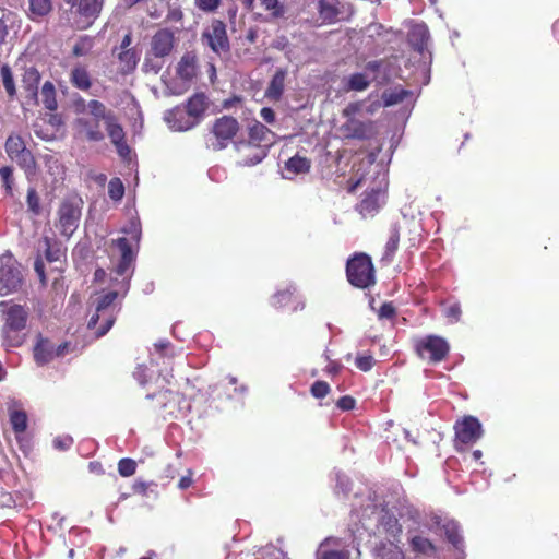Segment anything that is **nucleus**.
I'll use <instances>...</instances> for the list:
<instances>
[{
	"instance_id": "nucleus-1",
	"label": "nucleus",
	"mask_w": 559,
	"mask_h": 559,
	"mask_svg": "<svg viewBox=\"0 0 559 559\" xmlns=\"http://www.w3.org/2000/svg\"><path fill=\"white\" fill-rule=\"evenodd\" d=\"M147 399L151 400L150 408L163 416L177 418L191 408L190 401L187 400L185 394L171 386L148 394Z\"/></svg>"
},
{
	"instance_id": "nucleus-2",
	"label": "nucleus",
	"mask_w": 559,
	"mask_h": 559,
	"mask_svg": "<svg viewBox=\"0 0 559 559\" xmlns=\"http://www.w3.org/2000/svg\"><path fill=\"white\" fill-rule=\"evenodd\" d=\"M348 283L359 289H366L376 284V269L371 258L364 252L354 253L346 263Z\"/></svg>"
},
{
	"instance_id": "nucleus-3",
	"label": "nucleus",
	"mask_w": 559,
	"mask_h": 559,
	"mask_svg": "<svg viewBox=\"0 0 559 559\" xmlns=\"http://www.w3.org/2000/svg\"><path fill=\"white\" fill-rule=\"evenodd\" d=\"M83 200L72 195L64 198L57 211L55 227L60 235L69 239L79 227L82 215Z\"/></svg>"
},
{
	"instance_id": "nucleus-4",
	"label": "nucleus",
	"mask_w": 559,
	"mask_h": 559,
	"mask_svg": "<svg viewBox=\"0 0 559 559\" xmlns=\"http://www.w3.org/2000/svg\"><path fill=\"white\" fill-rule=\"evenodd\" d=\"M27 319L28 313L24 307L13 305L8 308L2 328L3 344L7 347H19L23 344L21 332L26 328Z\"/></svg>"
},
{
	"instance_id": "nucleus-5",
	"label": "nucleus",
	"mask_w": 559,
	"mask_h": 559,
	"mask_svg": "<svg viewBox=\"0 0 559 559\" xmlns=\"http://www.w3.org/2000/svg\"><path fill=\"white\" fill-rule=\"evenodd\" d=\"M417 356L428 364L436 365L445 360L450 353V344L439 335H426L417 338L414 344Z\"/></svg>"
},
{
	"instance_id": "nucleus-6",
	"label": "nucleus",
	"mask_w": 559,
	"mask_h": 559,
	"mask_svg": "<svg viewBox=\"0 0 559 559\" xmlns=\"http://www.w3.org/2000/svg\"><path fill=\"white\" fill-rule=\"evenodd\" d=\"M5 152L12 162H15L24 170L26 176L36 174L37 164L31 150L26 147L25 141L17 133L8 136L4 144Z\"/></svg>"
},
{
	"instance_id": "nucleus-7",
	"label": "nucleus",
	"mask_w": 559,
	"mask_h": 559,
	"mask_svg": "<svg viewBox=\"0 0 559 559\" xmlns=\"http://www.w3.org/2000/svg\"><path fill=\"white\" fill-rule=\"evenodd\" d=\"M71 5L73 23L79 29H86L98 17L104 0H64Z\"/></svg>"
},
{
	"instance_id": "nucleus-8",
	"label": "nucleus",
	"mask_w": 559,
	"mask_h": 559,
	"mask_svg": "<svg viewBox=\"0 0 559 559\" xmlns=\"http://www.w3.org/2000/svg\"><path fill=\"white\" fill-rule=\"evenodd\" d=\"M240 124L233 116L224 115L214 120L211 127V134L214 141L211 146L214 151H222L231 143L239 132Z\"/></svg>"
},
{
	"instance_id": "nucleus-9",
	"label": "nucleus",
	"mask_w": 559,
	"mask_h": 559,
	"mask_svg": "<svg viewBox=\"0 0 559 559\" xmlns=\"http://www.w3.org/2000/svg\"><path fill=\"white\" fill-rule=\"evenodd\" d=\"M22 284L19 263L10 253L0 257V295L7 296L16 292Z\"/></svg>"
},
{
	"instance_id": "nucleus-10",
	"label": "nucleus",
	"mask_w": 559,
	"mask_h": 559,
	"mask_svg": "<svg viewBox=\"0 0 559 559\" xmlns=\"http://www.w3.org/2000/svg\"><path fill=\"white\" fill-rule=\"evenodd\" d=\"M112 247L117 248L119 251V259L117 264L115 265L112 272L115 274V281H118L119 277H122V287L128 289L130 277L129 271L131 270L133 262L135 260V254L132 250L131 243L128 238L120 237L116 240H112Z\"/></svg>"
},
{
	"instance_id": "nucleus-11",
	"label": "nucleus",
	"mask_w": 559,
	"mask_h": 559,
	"mask_svg": "<svg viewBox=\"0 0 559 559\" xmlns=\"http://www.w3.org/2000/svg\"><path fill=\"white\" fill-rule=\"evenodd\" d=\"M248 136L258 143L255 155H252L249 162L261 163L274 144L275 134L266 126L255 120L248 127Z\"/></svg>"
},
{
	"instance_id": "nucleus-12",
	"label": "nucleus",
	"mask_w": 559,
	"mask_h": 559,
	"mask_svg": "<svg viewBox=\"0 0 559 559\" xmlns=\"http://www.w3.org/2000/svg\"><path fill=\"white\" fill-rule=\"evenodd\" d=\"M202 39L216 55L227 53L230 50L226 24L222 20L214 19L203 32Z\"/></svg>"
},
{
	"instance_id": "nucleus-13",
	"label": "nucleus",
	"mask_w": 559,
	"mask_h": 559,
	"mask_svg": "<svg viewBox=\"0 0 559 559\" xmlns=\"http://www.w3.org/2000/svg\"><path fill=\"white\" fill-rule=\"evenodd\" d=\"M455 442L461 444H474L484 433L480 421L472 415H466L454 424Z\"/></svg>"
},
{
	"instance_id": "nucleus-14",
	"label": "nucleus",
	"mask_w": 559,
	"mask_h": 559,
	"mask_svg": "<svg viewBox=\"0 0 559 559\" xmlns=\"http://www.w3.org/2000/svg\"><path fill=\"white\" fill-rule=\"evenodd\" d=\"M340 131L346 140L368 141L378 133L376 122L372 120L346 119Z\"/></svg>"
},
{
	"instance_id": "nucleus-15",
	"label": "nucleus",
	"mask_w": 559,
	"mask_h": 559,
	"mask_svg": "<svg viewBox=\"0 0 559 559\" xmlns=\"http://www.w3.org/2000/svg\"><path fill=\"white\" fill-rule=\"evenodd\" d=\"M385 190L381 188H372L367 190L360 200V202L356 205V211L362 217H373L380 210L381 205L384 203Z\"/></svg>"
},
{
	"instance_id": "nucleus-16",
	"label": "nucleus",
	"mask_w": 559,
	"mask_h": 559,
	"mask_svg": "<svg viewBox=\"0 0 559 559\" xmlns=\"http://www.w3.org/2000/svg\"><path fill=\"white\" fill-rule=\"evenodd\" d=\"M175 33L169 28H159L151 38L150 50L156 57H168L175 48Z\"/></svg>"
},
{
	"instance_id": "nucleus-17",
	"label": "nucleus",
	"mask_w": 559,
	"mask_h": 559,
	"mask_svg": "<svg viewBox=\"0 0 559 559\" xmlns=\"http://www.w3.org/2000/svg\"><path fill=\"white\" fill-rule=\"evenodd\" d=\"M199 71L198 56L194 51H186L176 67V74L182 81L190 82Z\"/></svg>"
},
{
	"instance_id": "nucleus-18",
	"label": "nucleus",
	"mask_w": 559,
	"mask_h": 559,
	"mask_svg": "<svg viewBox=\"0 0 559 559\" xmlns=\"http://www.w3.org/2000/svg\"><path fill=\"white\" fill-rule=\"evenodd\" d=\"M272 305L278 309L288 308L292 311H297L298 309H304L305 307V302L296 294V289L293 287L278 290L272 297Z\"/></svg>"
},
{
	"instance_id": "nucleus-19",
	"label": "nucleus",
	"mask_w": 559,
	"mask_h": 559,
	"mask_svg": "<svg viewBox=\"0 0 559 559\" xmlns=\"http://www.w3.org/2000/svg\"><path fill=\"white\" fill-rule=\"evenodd\" d=\"M106 130L111 143L116 146L119 155L127 156L130 153V148L126 142V133L122 126L118 122L116 115L108 120L106 123Z\"/></svg>"
},
{
	"instance_id": "nucleus-20",
	"label": "nucleus",
	"mask_w": 559,
	"mask_h": 559,
	"mask_svg": "<svg viewBox=\"0 0 559 559\" xmlns=\"http://www.w3.org/2000/svg\"><path fill=\"white\" fill-rule=\"evenodd\" d=\"M165 120L176 131H187L197 124L188 115L185 107L177 106L166 112Z\"/></svg>"
},
{
	"instance_id": "nucleus-21",
	"label": "nucleus",
	"mask_w": 559,
	"mask_h": 559,
	"mask_svg": "<svg viewBox=\"0 0 559 559\" xmlns=\"http://www.w3.org/2000/svg\"><path fill=\"white\" fill-rule=\"evenodd\" d=\"M78 133L83 135L90 142H100L105 139L100 130V123L87 118H78L74 121Z\"/></svg>"
},
{
	"instance_id": "nucleus-22",
	"label": "nucleus",
	"mask_w": 559,
	"mask_h": 559,
	"mask_svg": "<svg viewBox=\"0 0 559 559\" xmlns=\"http://www.w3.org/2000/svg\"><path fill=\"white\" fill-rule=\"evenodd\" d=\"M69 80L73 87L83 92H87L93 86V79L87 66L80 62L72 67Z\"/></svg>"
},
{
	"instance_id": "nucleus-23",
	"label": "nucleus",
	"mask_w": 559,
	"mask_h": 559,
	"mask_svg": "<svg viewBox=\"0 0 559 559\" xmlns=\"http://www.w3.org/2000/svg\"><path fill=\"white\" fill-rule=\"evenodd\" d=\"M429 38V29L425 24L414 25L408 33L409 45L419 53H424L427 50Z\"/></svg>"
},
{
	"instance_id": "nucleus-24",
	"label": "nucleus",
	"mask_w": 559,
	"mask_h": 559,
	"mask_svg": "<svg viewBox=\"0 0 559 559\" xmlns=\"http://www.w3.org/2000/svg\"><path fill=\"white\" fill-rule=\"evenodd\" d=\"M56 358L55 345L48 340L38 336L37 343L34 346V359L37 365L44 366Z\"/></svg>"
},
{
	"instance_id": "nucleus-25",
	"label": "nucleus",
	"mask_w": 559,
	"mask_h": 559,
	"mask_svg": "<svg viewBox=\"0 0 559 559\" xmlns=\"http://www.w3.org/2000/svg\"><path fill=\"white\" fill-rule=\"evenodd\" d=\"M287 76V70L286 69H277L272 76L269 86L265 91V97L278 102L284 93L285 88V80Z\"/></svg>"
},
{
	"instance_id": "nucleus-26",
	"label": "nucleus",
	"mask_w": 559,
	"mask_h": 559,
	"mask_svg": "<svg viewBox=\"0 0 559 559\" xmlns=\"http://www.w3.org/2000/svg\"><path fill=\"white\" fill-rule=\"evenodd\" d=\"M320 19L323 23H335L341 13L338 0H318L317 7Z\"/></svg>"
},
{
	"instance_id": "nucleus-27",
	"label": "nucleus",
	"mask_w": 559,
	"mask_h": 559,
	"mask_svg": "<svg viewBox=\"0 0 559 559\" xmlns=\"http://www.w3.org/2000/svg\"><path fill=\"white\" fill-rule=\"evenodd\" d=\"M40 79V73L35 67H29L24 70L22 87L32 99H37Z\"/></svg>"
},
{
	"instance_id": "nucleus-28",
	"label": "nucleus",
	"mask_w": 559,
	"mask_h": 559,
	"mask_svg": "<svg viewBox=\"0 0 559 559\" xmlns=\"http://www.w3.org/2000/svg\"><path fill=\"white\" fill-rule=\"evenodd\" d=\"M206 96L203 93H195L192 95L186 103L187 115L193 119V121L199 122V119L203 116L206 110Z\"/></svg>"
},
{
	"instance_id": "nucleus-29",
	"label": "nucleus",
	"mask_w": 559,
	"mask_h": 559,
	"mask_svg": "<svg viewBox=\"0 0 559 559\" xmlns=\"http://www.w3.org/2000/svg\"><path fill=\"white\" fill-rule=\"evenodd\" d=\"M311 159L296 154L285 162L284 168L287 173L297 176L308 174L311 169Z\"/></svg>"
},
{
	"instance_id": "nucleus-30",
	"label": "nucleus",
	"mask_w": 559,
	"mask_h": 559,
	"mask_svg": "<svg viewBox=\"0 0 559 559\" xmlns=\"http://www.w3.org/2000/svg\"><path fill=\"white\" fill-rule=\"evenodd\" d=\"M45 242V258L49 263H58L59 265L55 266V270L61 272L62 271V260L61 258L64 255L63 250L61 249V245L57 241L50 239L49 237L44 238Z\"/></svg>"
},
{
	"instance_id": "nucleus-31",
	"label": "nucleus",
	"mask_w": 559,
	"mask_h": 559,
	"mask_svg": "<svg viewBox=\"0 0 559 559\" xmlns=\"http://www.w3.org/2000/svg\"><path fill=\"white\" fill-rule=\"evenodd\" d=\"M234 147L238 154L241 156V164L243 166H254L258 163H251L249 159L252 155H255V148L258 147V143L253 142L252 139L248 136L246 140H239L234 143Z\"/></svg>"
},
{
	"instance_id": "nucleus-32",
	"label": "nucleus",
	"mask_w": 559,
	"mask_h": 559,
	"mask_svg": "<svg viewBox=\"0 0 559 559\" xmlns=\"http://www.w3.org/2000/svg\"><path fill=\"white\" fill-rule=\"evenodd\" d=\"M374 559H405L402 549L393 543H380L374 548Z\"/></svg>"
},
{
	"instance_id": "nucleus-33",
	"label": "nucleus",
	"mask_w": 559,
	"mask_h": 559,
	"mask_svg": "<svg viewBox=\"0 0 559 559\" xmlns=\"http://www.w3.org/2000/svg\"><path fill=\"white\" fill-rule=\"evenodd\" d=\"M409 545L414 552L424 556H433L437 552V547L435 544L430 539L420 535L412 537Z\"/></svg>"
},
{
	"instance_id": "nucleus-34",
	"label": "nucleus",
	"mask_w": 559,
	"mask_h": 559,
	"mask_svg": "<svg viewBox=\"0 0 559 559\" xmlns=\"http://www.w3.org/2000/svg\"><path fill=\"white\" fill-rule=\"evenodd\" d=\"M100 318L104 319V323L97 330L98 336L105 335L111 329V326L114 325V322L116 320L114 313L110 312V313L106 314L104 312H98L96 310V312L88 320V323H87L88 329H95L97 325V322L99 321Z\"/></svg>"
},
{
	"instance_id": "nucleus-35",
	"label": "nucleus",
	"mask_w": 559,
	"mask_h": 559,
	"mask_svg": "<svg viewBox=\"0 0 559 559\" xmlns=\"http://www.w3.org/2000/svg\"><path fill=\"white\" fill-rule=\"evenodd\" d=\"M117 57L120 63V72L122 74H129L135 70L139 62L136 50L120 51Z\"/></svg>"
},
{
	"instance_id": "nucleus-36",
	"label": "nucleus",
	"mask_w": 559,
	"mask_h": 559,
	"mask_svg": "<svg viewBox=\"0 0 559 559\" xmlns=\"http://www.w3.org/2000/svg\"><path fill=\"white\" fill-rule=\"evenodd\" d=\"M370 85V81L367 75L360 72L350 74L344 82L343 90L346 92L355 91L362 92Z\"/></svg>"
},
{
	"instance_id": "nucleus-37",
	"label": "nucleus",
	"mask_w": 559,
	"mask_h": 559,
	"mask_svg": "<svg viewBox=\"0 0 559 559\" xmlns=\"http://www.w3.org/2000/svg\"><path fill=\"white\" fill-rule=\"evenodd\" d=\"M87 109L90 114L93 116L94 121H98L99 123L100 120H103L104 123H106L115 116V114L111 110H108L106 106L97 99H91L87 103Z\"/></svg>"
},
{
	"instance_id": "nucleus-38",
	"label": "nucleus",
	"mask_w": 559,
	"mask_h": 559,
	"mask_svg": "<svg viewBox=\"0 0 559 559\" xmlns=\"http://www.w3.org/2000/svg\"><path fill=\"white\" fill-rule=\"evenodd\" d=\"M409 92L403 87H394L390 90H385L382 93V102L384 107H390L396 104L402 103L407 96Z\"/></svg>"
},
{
	"instance_id": "nucleus-39",
	"label": "nucleus",
	"mask_w": 559,
	"mask_h": 559,
	"mask_svg": "<svg viewBox=\"0 0 559 559\" xmlns=\"http://www.w3.org/2000/svg\"><path fill=\"white\" fill-rule=\"evenodd\" d=\"M41 102L46 109L55 111L58 108L56 88L52 82L46 81L41 86Z\"/></svg>"
},
{
	"instance_id": "nucleus-40",
	"label": "nucleus",
	"mask_w": 559,
	"mask_h": 559,
	"mask_svg": "<svg viewBox=\"0 0 559 559\" xmlns=\"http://www.w3.org/2000/svg\"><path fill=\"white\" fill-rule=\"evenodd\" d=\"M399 243H400V231L396 227H393L390 230V236L385 243L384 252L381 258V261H384L386 263L392 262L394 254L399 248Z\"/></svg>"
},
{
	"instance_id": "nucleus-41",
	"label": "nucleus",
	"mask_w": 559,
	"mask_h": 559,
	"mask_svg": "<svg viewBox=\"0 0 559 559\" xmlns=\"http://www.w3.org/2000/svg\"><path fill=\"white\" fill-rule=\"evenodd\" d=\"M332 540V538H326L324 542L321 543L317 551L318 559H349V552L347 550L326 549L328 545Z\"/></svg>"
},
{
	"instance_id": "nucleus-42",
	"label": "nucleus",
	"mask_w": 559,
	"mask_h": 559,
	"mask_svg": "<svg viewBox=\"0 0 559 559\" xmlns=\"http://www.w3.org/2000/svg\"><path fill=\"white\" fill-rule=\"evenodd\" d=\"M27 421V414L24 411L15 409L10 412V424L16 435L25 432Z\"/></svg>"
},
{
	"instance_id": "nucleus-43",
	"label": "nucleus",
	"mask_w": 559,
	"mask_h": 559,
	"mask_svg": "<svg viewBox=\"0 0 559 559\" xmlns=\"http://www.w3.org/2000/svg\"><path fill=\"white\" fill-rule=\"evenodd\" d=\"M164 57L152 55L151 50H148L142 66L143 72L157 74L164 67Z\"/></svg>"
},
{
	"instance_id": "nucleus-44",
	"label": "nucleus",
	"mask_w": 559,
	"mask_h": 559,
	"mask_svg": "<svg viewBox=\"0 0 559 559\" xmlns=\"http://www.w3.org/2000/svg\"><path fill=\"white\" fill-rule=\"evenodd\" d=\"M94 46V40L90 36H82L72 47V55L76 58L87 56Z\"/></svg>"
},
{
	"instance_id": "nucleus-45",
	"label": "nucleus",
	"mask_w": 559,
	"mask_h": 559,
	"mask_svg": "<svg viewBox=\"0 0 559 559\" xmlns=\"http://www.w3.org/2000/svg\"><path fill=\"white\" fill-rule=\"evenodd\" d=\"M118 297V292L116 290H110L106 294H104L103 296L99 297L98 301H97V305H96V310L98 312H104L106 314L108 313H114V308H111L114 301L117 299Z\"/></svg>"
},
{
	"instance_id": "nucleus-46",
	"label": "nucleus",
	"mask_w": 559,
	"mask_h": 559,
	"mask_svg": "<svg viewBox=\"0 0 559 559\" xmlns=\"http://www.w3.org/2000/svg\"><path fill=\"white\" fill-rule=\"evenodd\" d=\"M29 11L33 15L45 16L52 10L51 0H28Z\"/></svg>"
},
{
	"instance_id": "nucleus-47",
	"label": "nucleus",
	"mask_w": 559,
	"mask_h": 559,
	"mask_svg": "<svg viewBox=\"0 0 559 559\" xmlns=\"http://www.w3.org/2000/svg\"><path fill=\"white\" fill-rule=\"evenodd\" d=\"M0 73H1L3 86L5 88L7 94L9 95L10 98H14V96L16 95V88H15L14 78H13L10 67L4 64L1 68Z\"/></svg>"
},
{
	"instance_id": "nucleus-48",
	"label": "nucleus",
	"mask_w": 559,
	"mask_h": 559,
	"mask_svg": "<svg viewBox=\"0 0 559 559\" xmlns=\"http://www.w3.org/2000/svg\"><path fill=\"white\" fill-rule=\"evenodd\" d=\"M108 195L114 201H120L124 195V185L120 178L115 177L108 183Z\"/></svg>"
},
{
	"instance_id": "nucleus-49",
	"label": "nucleus",
	"mask_w": 559,
	"mask_h": 559,
	"mask_svg": "<svg viewBox=\"0 0 559 559\" xmlns=\"http://www.w3.org/2000/svg\"><path fill=\"white\" fill-rule=\"evenodd\" d=\"M26 203L28 211L34 215H39L41 212L40 198L35 188H28Z\"/></svg>"
},
{
	"instance_id": "nucleus-50",
	"label": "nucleus",
	"mask_w": 559,
	"mask_h": 559,
	"mask_svg": "<svg viewBox=\"0 0 559 559\" xmlns=\"http://www.w3.org/2000/svg\"><path fill=\"white\" fill-rule=\"evenodd\" d=\"M136 463L134 460L124 457L118 462V472L122 477H130L135 474Z\"/></svg>"
},
{
	"instance_id": "nucleus-51",
	"label": "nucleus",
	"mask_w": 559,
	"mask_h": 559,
	"mask_svg": "<svg viewBox=\"0 0 559 559\" xmlns=\"http://www.w3.org/2000/svg\"><path fill=\"white\" fill-rule=\"evenodd\" d=\"M260 2L266 11H271L273 17H282L284 15V7L280 3V0H260Z\"/></svg>"
},
{
	"instance_id": "nucleus-52",
	"label": "nucleus",
	"mask_w": 559,
	"mask_h": 559,
	"mask_svg": "<svg viewBox=\"0 0 559 559\" xmlns=\"http://www.w3.org/2000/svg\"><path fill=\"white\" fill-rule=\"evenodd\" d=\"M331 391V388L328 382L318 380L312 383L310 388V393L316 399L325 397Z\"/></svg>"
},
{
	"instance_id": "nucleus-53",
	"label": "nucleus",
	"mask_w": 559,
	"mask_h": 559,
	"mask_svg": "<svg viewBox=\"0 0 559 559\" xmlns=\"http://www.w3.org/2000/svg\"><path fill=\"white\" fill-rule=\"evenodd\" d=\"M374 362L376 360L372 355H358L355 360L356 367L364 372L370 371Z\"/></svg>"
},
{
	"instance_id": "nucleus-54",
	"label": "nucleus",
	"mask_w": 559,
	"mask_h": 559,
	"mask_svg": "<svg viewBox=\"0 0 559 559\" xmlns=\"http://www.w3.org/2000/svg\"><path fill=\"white\" fill-rule=\"evenodd\" d=\"M0 177L2 179L3 186L8 193L12 192L13 185V169L11 166H3L0 168Z\"/></svg>"
},
{
	"instance_id": "nucleus-55",
	"label": "nucleus",
	"mask_w": 559,
	"mask_h": 559,
	"mask_svg": "<svg viewBox=\"0 0 559 559\" xmlns=\"http://www.w3.org/2000/svg\"><path fill=\"white\" fill-rule=\"evenodd\" d=\"M445 536L448 542L451 543L455 548H459L463 543V538L455 526H447Z\"/></svg>"
},
{
	"instance_id": "nucleus-56",
	"label": "nucleus",
	"mask_w": 559,
	"mask_h": 559,
	"mask_svg": "<svg viewBox=\"0 0 559 559\" xmlns=\"http://www.w3.org/2000/svg\"><path fill=\"white\" fill-rule=\"evenodd\" d=\"M222 0H194L195 5L203 12H214L221 5Z\"/></svg>"
},
{
	"instance_id": "nucleus-57",
	"label": "nucleus",
	"mask_w": 559,
	"mask_h": 559,
	"mask_svg": "<svg viewBox=\"0 0 559 559\" xmlns=\"http://www.w3.org/2000/svg\"><path fill=\"white\" fill-rule=\"evenodd\" d=\"M164 0L152 1L146 7V12L152 19H159L163 15Z\"/></svg>"
},
{
	"instance_id": "nucleus-58",
	"label": "nucleus",
	"mask_w": 559,
	"mask_h": 559,
	"mask_svg": "<svg viewBox=\"0 0 559 559\" xmlns=\"http://www.w3.org/2000/svg\"><path fill=\"white\" fill-rule=\"evenodd\" d=\"M396 314V309L392 302H384L380 306L378 316L380 319H393Z\"/></svg>"
},
{
	"instance_id": "nucleus-59",
	"label": "nucleus",
	"mask_w": 559,
	"mask_h": 559,
	"mask_svg": "<svg viewBox=\"0 0 559 559\" xmlns=\"http://www.w3.org/2000/svg\"><path fill=\"white\" fill-rule=\"evenodd\" d=\"M361 102L349 103L342 111L343 117L346 119H356L354 116L361 110Z\"/></svg>"
},
{
	"instance_id": "nucleus-60",
	"label": "nucleus",
	"mask_w": 559,
	"mask_h": 559,
	"mask_svg": "<svg viewBox=\"0 0 559 559\" xmlns=\"http://www.w3.org/2000/svg\"><path fill=\"white\" fill-rule=\"evenodd\" d=\"M154 348L159 356H174V353L171 352L173 345L168 341H160L154 344Z\"/></svg>"
},
{
	"instance_id": "nucleus-61",
	"label": "nucleus",
	"mask_w": 559,
	"mask_h": 559,
	"mask_svg": "<svg viewBox=\"0 0 559 559\" xmlns=\"http://www.w3.org/2000/svg\"><path fill=\"white\" fill-rule=\"evenodd\" d=\"M336 406L342 411H352L356 406V400L350 395H344L337 400Z\"/></svg>"
},
{
	"instance_id": "nucleus-62",
	"label": "nucleus",
	"mask_w": 559,
	"mask_h": 559,
	"mask_svg": "<svg viewBox=\"0 0 559 559\" xmlns=\"http://www.w3.org/2000/svg\"><path fill=\"white\" fill-rule=\"evenodd\" d=\"M461 314H462V310H461V306L459 304H452L449 307H447V309H445V317L451 322H457L461 318Z\"/></svg>"
},
{
	"instance_id": "nucleus-63",
	"label": "nucleus",
	"mask_w": 559,
	"mask_h": 559,
	"mask_svg": "<svg viewBox=\"0 0 559 559\" xmlns=\"http://www.w3.org/2000/svg\"><path fill=\"white\" fill-rule=\"evenodd\" d=\"M34 270L40 280V283L43 285H46L47 278L45 274V264L40 255H38L34 262Z\"/></svg>"
},
{
	"instance_id": "nucleus-64",
	"label": "nucleus",
	"mask_w": 559,
	"mask_h": 559,
	"mask_svg": "<svg viewBox=\"0 0 559 559\" xmlns=\"http://www.w3.org/2000/svg\"><path fill=\"white\" fill-rule=\"evenodd\" d=\"M193 484V472L192 469H188L187 474L182 476L178 481V488L181 490H186L190 488Z\"/></svg>"
}]
</instances>
